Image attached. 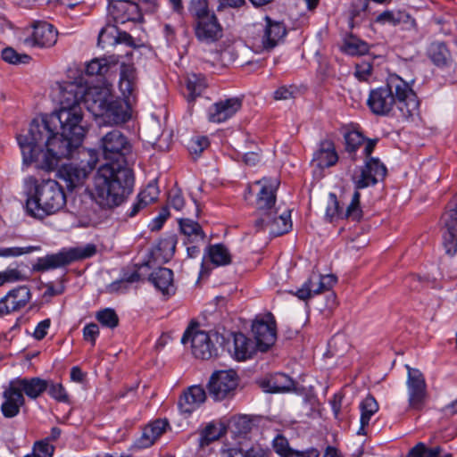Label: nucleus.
<instances>
[{"label":"nucleus","mask_w":457,"mask_h":457,"mask_svg":"<svg viewBox=\"0 0 457 457\" xmlns=\"http://www.w3.org/2000/svg\"><path fill=\"white\" fill-rule=\"evenodd\" d=\"M274 451L280 456L285 457L292 449L287 439L282 435H277L272 442Z\"/></svg>","instance_id":"6e6d98bb"},{"label":"nucleus","mask_w":457,"mask_h":457,"mask_svg":"<svg viewBox=\"0 0 457 457\" xmlns=\"http://www.w3.org/2000/svg\"><path fill=\"white\" fill-rule=\"evenodd\" d=\"M2 58L12 64L26 63L30 59L28 54H20L12 47H6L2 51Z\"/></svg>","instance_id":"de8ad7c7"},{"label":"nucleus","mask_w":457,"mask_h":457,"mask_svg":"<svg viewBox=\"0 0 457 457\" xmlns=\"http://www.w3.org/2000/svg\"><path fill=\"white\" fill-rule=\"evenodd\" d=\"M361 418L360 428L357 431L358 435L365 434V428L370 424L371 417L378 411V404L376 399L371 396H366L360 403Z\"/></svg>","instance_id":"c756f323"},{"label":"nucleus","mask_w":457,"mask_h":457,"mask_svg":"<svg viewBox=\"0 0 457 457\" xmlns=\"http://www.w3.org/2000/svg\"><path fill=\"white\" fill-rule=\"evenodd\" d=\"M108 12L117 23L140 21L142 20L139 5L129 0H116L109 4Z\"/></svg>","instance_id":"f3484780"},{"label":"nucleus","mask_w":457,"mask_h":457,"mask_svg":"<svg viewBox=\"0 0 457 457\" xmlns=\"http://www.w3.org/2000/svg\"><path fill=\"white\" fill-rule=\"evenodd\" d=\"M386 175V166L378 159L370 158L363 167L354 172L353 182L356 189H363L383 180Z\"/></svg>","instance_id":"f8f14e48"},{"label":"nucleus","mask_w":457,"mask_h":457,"mask_svg":"<svg viewBox=\"0 0 457 457\" xmlns=\"http://www.w3.org/2000/svg\"><path fill=\"white\" fill-rule=\"evenodd\" d=\"M440 447L428 448L423 443L417 444L409 452L408 457H439Z\"/></svg>","instance_id":"c03bdc74"},{"label":"nucleus","mask_w":457,"mask_h":457,"mask_svg":"<svg viewBox=\"0 0 457 457\" xmlns=\"http://www.w3.org/2000/svg\"><path fill=\"white\" fill-rule=\"evenodd\" d=\"M325 215L329 221H332L336 218L344 217V212L339 209V203L335 194L329 195Z\"/></svg>","instance_id":"3c124183"},{"label":"nucleus","mask_w":457,"mask_h":457,"mask_svg":"<svg viewBox=\"0 0 457 457\" xmlns=\"http://www.w3.org/2000/svg\"><path fill=\"white\" fill-rule=\"evenodd\" d=\"M346 149L349 152H354L361 145L364 143V137L359 131L353 130L345 136Z\"/></svg>","instance_id":"603ef678"},{"label":"nucleus","mask_w":457,"mask_h":457,"mask_svg":"<svg viewBox=\"0 0 457 457\" xmlns=\"http://www.w3.org/2000/svg\"><path fill=\"white\" fill-rule=\"evenodd\" d=\"M219 457H268L260 446L244 449L239 445H223L219 451Z\"/></svg>","instance_id":"bb28decb"},{"label":"nucleus","mask_w":457,"mask_h":457,"mask_svg":"<svg viewBox=\"0 0 457 457\" xmlns=\"http://www.w3.org/2000/svg\"><path fill=\"white\" fill-rule=\"evenodd\" d=\"M119 87L124 98L123 100L129 104L130 98H135L137 91V74L133 65L121 64Z\"/></svg>","instance_id":"5701e85b"},{"label":"nucleus","mask_w":457,"mask_h":457,"mask_svg":"<svg viewBox=\"0 0 457 457\" xmlns=\"http://www.w3.org/2000/svg\"><path fill=\"white\" fill-rule=\"evenodd\" d=\"M159 193L157 183L152 181L138 194V198L145 204L148 205L158 199Z\"/></svg>","instance_id":"a18cd8bd"},{"label":"nucleus","mask_w":457,"mask_h":457,"mask_svg":"<svg viewBox=\"0 0 457 457\" xmlns=\"http://www.w3.org/2000/svg\"><path fill=\"white\" fill-rule=\"evenodd\" d=\"M99 335V328L96 323H90L84 327L83 337L85 340L90 341L95 345L96 337Z\"/></svg>","instance_id":"e2e57ef3"},{"label":"nucleus","mask_w":457,"mask_h":457,"mask_svg":"<svg viewBox=\"0 0 457 457\" xmlns=\"http://www.w3.org/2000/svg\"><path fill=\"white\" fill-rule=\"evenodd\" d=\"M204 259L219 267L230 264L232 258L229 250L224 245L215 244L207 247Z\"/></svg>","instance_id":"c85d7f7f"},{"label":"nucleus","mask_w":457,"mask_h":457,"mask_svg":"<svg viewBox=\"0 0 457 457\" xmlns=\"http://www.w3.org/2000/svg\"><path fill=\"white\" fill-rule=\"evenodd\" d=\"M181 232L191 241L204 240L205 235L201 226L190 219H181L179 220Z\"/></svg>","instance_id":"72a5a7b5"},{"label":"nucleus","mask_w":457,"mask_h":457,"mask_svg":"<svg viewBox=\"0 0 457 457\" xmlns=\"http://www.w3.org/2000/svg\"><path fill=\"white\" fill-rule=\"evenodd\" d=\"M253 186L259 187L255 202L259 215L255 221L256 228L268 229L273 237L287 233L292 228L291 212L285 210L278 215L277 210L273 209L278 181L276 179L264 178L256 181Z\"/></svg>","instance_id":"20e7f679"},{"label":"nucleus","mask_w":457,"mask_h":457,"mask_svg":"<svg viewBox=\"0 0 457 457\" xmlns=\"http://www.w3.org/2000/svg\"><path fill=\"white\" fill-rule=\"evenodd\" d=\"M49 395L54 400L62 403H69V395L61 383H49L47 387Z\"/></svg>","instance_id":"8fccbe9b"},{"label":"nucleus","mask_w":457,"mask_h":457,"mask_svg":"<svg viewBox=\"0 0 457 457\" xmlns=\"http://www.w3.org/2000/svg\"><path fill=\"white\" fill-rule=\"evenodd\" d=\"M4 401L1 405V411L5 418H13L20 412V408L24 404L25 399L23 394L18 390L12 381L3 394Z\"/></svg>","instance_id":"412c9836"},{"label":"nucleus","mask_w":457,"mask_h":457,"mask_svg":"<svg viewBox=\"0 0 457 457\" xmlns=\"http://www.w3.org/2000/svg\"><path fill=\"white\" fill-rule=\"evenodd\" d=\"M359 190L360 189L355 188V191L352 195L351 203L344 212V217L352 219L353 220H359L362 216V211L360 206L361 195Z\"/></svg>","instance_id":"ea45409f"},{"label":"nucleus","mask_w":457,"mask_h":457,"mask_svg":"<svg viewBox=\"0 0 457 457\" xmlns=\"http://www.w3.org/2000/svg\"><path fill=\"white\" fill-rule=\"evenodd\" d=\"M58 32L46 21H37L25 30L23 45L31 47L46 48L55 45Z\"/></svg>","instance_id":"9b49d317"},{"label":"nucleus","mask_w":457,"mask_h":457,"mask_svg":"<svg viewBox=\"0 0 457 457\" xmlns=\"http://www.w3.org/2000/svg\"><path fill=\"white\" fill-rule=\"evenodd\" d=\"M242 107L240 97L222 99L213 104L208 111L211 122L221 123L232 118Z\"/></svg>","instance_id":"a211bd4d"},{"label":"nucleus","mask_w":457,"mask_h":457,"mask_svg":"<svg viewBox=\"0 0 457 457\" xmlns=\"http://www.w3.org/2000/svg\"><path fill=\"white\" fill-rule=\"evenodd\" d=\"M96 319L103 326L108 327L110 328L117 327L119 323V318L116 312L111 308L99 311L96 313Z\"/></svg>","instance_id":"37998d69"},{"label":"nucleus","mask_w":457,"mask_h":457,"mask_svg":"<svg viewBox=\"0 0 457 457\" xmlns=\"http://www.w3.org/2000/svg\"><path fill=\"white\" fill-rule=\"evenodd\" d=\"M296 88L294 86H281L273 93V97L277 101H286L295 97Z\"/></svg>","instance_id":"13d9d810"},{"label":"nucleus","mask_w":457,"mask_h":457,"mask_svg":"<svg viewBox=\"0 0 457 457\" xmlns=\"http://www.w3.org/2000/svg\"><path fill=\"white\" fill-rule=\"evenodd\" d=\"M170 215V212H169V209L167 207H163L159 215L154 218L152 221V230H158L162 228V226L163 225L164 221L168 219Z\"/></svg>","instance_id":"69168bd1"},{"label":"nucleus","mask_w":457,"mask_h":457,"mask_svg":"<svg viewBox=\"0 0 457 457\" xmlns=\"http://www.w3.org/2000/svg\"><path fill=\"white\" fill-rule=\"evenodd\" d=\"M31 299V293L28 287L20 286L10 290L0 299V315H7L11 312L24 308Z\"/></svg>","instance_id":"dca6fc26"},{"label":"nucleus","mask_w":457,"mask_h":457,"mask_svg":"<svg viewBox=\"0 0 457 457\" xmlns=\"http://www.w3.org/2000/svg\"><path fill=\"white\" fill-rule=\"evenodd\" d=\"M96 247L94 244L83 246L62 248L56 253L47 254L37 259L34 270L46 271L66 266L73 262L89 258L96 254Z\"/></svg>","instance_id":"423d86ee"},{"label":"nucleus","mask_w":457,"mask_h":457,"mask_svg":"<svg viewBox=\"0 0 457 457\" xmlns=\"http://www.w3.org/2000/svg\"><path fill=\"white\" fill-rule=\"evenodd\" d=\"M205 79L200 75L191 74L187 79V88L188 90V97L194 100L200 96L206 87Z\"/></svg>","instance_id":"e433bc0d"},{"label":"nucleus","mask_w":457,"mask_h":457,"mask_svg":"<svg viewBox=\"0 0 457 457\" xmlns=\"http://www.w3.org/2000/svg\"><path fill=\"white\" fill-rule=\"evenodd\" d=\"M238 386V377L235 370H218L212 374L207 388L214 401H222L234 395Z\"/></svg>","instance_id":"1a4fd4ad"},{"label":"nucleus","mask_w":457,"mask_h":457,"mask_svg":"<svg viewBox=\"0 0 457 457\" xmlns=\"http://www.w3.org/2000/svg\"><path fill=\"white\" fill-rule=\"evenodd\" d=\"M218 340L217 333L205 332L196 328H188L181 338L183 344L190 342L192 353L195 357L202 360H209L218 354L215 344Z\"/></svg>","instance_id":"0eeeda50"},{"label":"nucleus","mask_w":457,"mask_h":457,"mask_svg":"<svg viewBox=\"0 0 457 457\" xmlns=\"http://www.w3.org/2000/svg\"><path fill=\"white\" fill-rule=\"evenodd\" d=\"M408 370L407 389L409 407L413 410H420L426 397V382L422 373L417 370L406 366Z\"/></svg>","instance_id":"ddd939ff"},{"label":"nucleus","mask_w":457,"mask_h":457,"mask_svg":"<svg viewBox=\"0 0 457 457\" xmlns=\"http://www.w3.org/2000/svg\"><path fill=\"white\" fill-rule=\"evenodd\" d=\"M140 278V275L137 270H134L130 274H123L121 278L118 281L113 282L111 285V288L112 290H119L121 286L129 283H134L138 281Z\"/></svg>","instance_id":"bf43d9fd"},{"label":"nucleus","mask_w":457,"mask_h":457,"mask_svg":"<svg viewBox=\"0 0 457 457\" xmlns=\"http://www.w3.org/2000/svg\"><path fill=\"white\" fill-rule=\"evenodd\" d=\"M319 451L314 448H310L305 451L291 449L285 457H319Z\"/></svg>","instance_id":"338daca9"},{"label":"nucleus","mask_w":457,"mask_h":457,"mask_svg":"<svg viewBox=\"0 0 457 457\" xmlns=\"http://www.w3.org/2000/svg\"><path fill=\"white\" fill-rule=\"evenodd\" d=\"M336 283L337 278L333 274H312L295 295L301 300H307L323 291L329 290Z\"/></svg>","instance_id":"2eb2a0df"},{"label":"nucleus","mask_w":457,"mask_h":457,"mask_svg":"<svg viewBox=\"0 0 457 457\" xmlns=\"http://www.w3.org/2000/svg\"><path fill=\"white\" fill-rule=\"evenodd\" d=\"M372 71V66L370 62H362L355 66V76L360 80H367Z\"/></svg>","instance_id":"680f3d73"},{"label":"nucleus","mask_w":457,"mask_h":457,"mask_svg":"<svg viewBox=\"0 0 457 457\" xmlns=\"http://www.w3.org/2000/svg\"><path fill=\"white\" fill-rule=\"evenodd\" d=\"M413 83L414 80L408 82L396 74L389 75L385 85L370 91L368 107L378 116L412 120L420 114V100Z\"/></svg>","instance_id":"7ed1b4c3"},{"label":"nucleus","mask_w":457,"mask_h":457,"mask_svg":"<svg viewBox=\"0 0 457 457\" xmlns=\"http://www.w3.org/2000/svg\"><path fill=\"white\" fill-rule=\"evenodd\" d=\"M428 55L438 67L448 66L452 62L451 53L443 42L431 43L428 49Z\"/></svg>","instance_id":"7c9ffc66"},{"label":"nucleus","mask_w":457,"mask_h":457,"mask_svg":"<svg viewBox=\"0 0 457 457\" xmlns=\"http://www.w3.org/2000/svg\"><path fill=\"white\" fill-rule=\"evenodd\" d=\"M206 400V393L201 386H192L183 393L179 401V407L184 413L190 414L199 408Z\"/></svg>","instance_id":"4be33fe9"},{"label":"nucleus","mask_w":457,"mask_h":457,"mask_svg":"<svg viewBox=\"0 0 457 457\" xmlns=\"http://www.w3.org/2000/svg\"><path fill=\"white\" fill-rule=\"evenodd\" d=\"M81 154L88 156L87 164H85V160H81L80 165L64 164L58 170V178L66 183V187L70 190L82 185L98 162V155L95 149L84 150Z\"/></svg>","instance_id":"6e6552de"},{"label":"nucleus","mask_w":457,"mask_h":457,"mask_svg":"<svg viewBox=\"0 0 457 457\" xmlns=\"http://www.w3.org/2000/svg\"><path fill=\"white\" fill-rule=\"evenodd\" d=\"M252 331L253 333L256 345L261 351H266L274 345L277 337L275 322L270 318L269 321L257 320L253 323Z\"/></svg>","instance_id":"aec40b11"},{"label":"nucleus","mask_w":457,"mask_h":457,"mask_svg":"<svg viewBox=\"0 0 457 457\" xmlns=\"http://www.w3.org/2000/svg\"><path fill=\"white\" fill-rule=\"evenodd\" d=\"M337 159L334 144L328 140L320 143V148L314 154L313 158L320 168L330 167L337 162Z\"/></svg>","instance_id":"cd10ccee"},{"label":"nucleus","mask_w":457,"mask_h":457,"mask_svg":"<svg viewBox=\"0 0 457 457\" xmlns=\"http://www.w3.org/2000/svg\"><path fill=\"white\" fill-rule=\"evenodd\" d=\"M130 118L129 104L123 99L112 96V100L104 107L99 118V123L117 125L126 122Z\"/></svg>","instance_id":"4468645a"},{"label":"nucleus","mask_w":457,"mask_h":457,"mask_svg":"<svg viewBox=\"0 0 457 457\" xmlns=\"http://www.w3.org/2000/svg\"><path fill=\"white\" fill-rule=\"evenodd\" d=\"M443 226L457 225V194L447 204L445 212L441 217Z\"/></svg>","instance_id":"a19ab883"},{"label":"nucleus","mask_w":457,"mask_h":457,"mask_svg":"<svg viewBox=\"0 0 457 457\" xmlns=\"http://www.w3.org/2000/svg\"><path fill=\"white\" fill-rule=\"evenodd\" d=\"M15 386L22 394L24 393L31 399L37 398L42 393L47 390L49 382L46 379L35 377L31 378H17L12 380Z\"/></svg>","instance_id":"393cba45"},{"label":"nucleus","mask_w":457,"mask_h":457,"mask_svg":"<svg viewBox=\"0 0 457 457\" xmlns=\"http://www.w3.org/2000/svg\"><path fill=\"white\" fill-rule=\"evenodd\" d=\"M443 245L446 253L454 255L457 253V225L444 226Z\"/></svg>","instance_id":"c9c22d12"},{"label":"nucleus","mask_w":457,"mask_h":457,"mask_svg":"<svg viewBox=\"0 0 457 457\" xmlns=\"http://www.w3.org/2000/svg\"><path fill=\"white\" fill-rule=\"evenodd\" d=\"M226 426L221 422H210L201 431L199 445L204 447L213 441L218 440L226 433Z\"/></svg>","instance_id":"473e14b6"},{"label":"nucleus","mask_w":457,"mask_h":457,"mask_svg":"<svg viewBox=\"0 0 457 457\" xmlns=\"http://www.w3.org/2000/svg\"><path fill=\"white\" fill-rule=\"evenodd\" d=\"M169 423L165 420H157L146 426L141 437L137 440V445L140 448H147L166 431Z\"/></svg>","instance_id":"a878e982"},{"label":"nucleus","mask_w":457,"mask_h":457,"mask_svg":"<svg viewBox=\"0 0 457 457\" xmlns=\"http://www.w3.org/2000/svg\"><path fill=\"white\" fill-rule=\"evenodd\" d=\"M34 182L26 200L27 213L36 219L43 220L55 214L66 204V195L62 187L53 179Z\"/></svg>","instance_id":"39448f33"},{"label":"nucleus","mask_w":457,"mask_h":457,"mask_svg":"<svg viewBox=\"0 0 457 457\" xmlns=\"http://www.w3.org/2000/svg\"><path fill=\"white\" fill-rule=\"evenodd\" d=\"M209 145V140L206 137H193L188 145L191 154L198 155Z\"/></svg>","instance_id":"4d7b16f0"},{"label":"nucleus","mask_w":457,"mask_h":457,"mask_svg":"<svg viewBox=\"0 0 457 457\" xmlns=\"http://www.w3.org/2000/svg\"><path fill=\"white\" fill-rule=\"evenodd\" d=\"M195 34L200 42L212 44L222 37V27L217 16L212 14L210 18L195 22Z\"/></svg>","instance_id":"6ab92c4d"},{"label":"nucleus","mask_w":457,"mask_h":457,"mask_svg":"<svg viewBox=\"0 0 457 457\" xmlns=\"http://www.w3.org/2000/svg\"><path fill=\"white\" fill-rule=\"evenodd\" d=\"M149 280L163 295L170 296L175 294L176 287L173 283V272L171 270L158 268L151 273Z\"/></svg>","instance_id":"b1692460"},{"label":"nucleus","mask_w":457,"mask_h":457,"mask_svg":"<svg viewBox=\"0 0 457 457\" xmlns=\"http://www.w3.org/2000/svg\"><path fill=\"white\" fill-rule=\"evenodd\" d=\"M99 148L104 158L113 162L98 168L92 195L102 208H113L121 204L133 190V173L120 162L130 152V144L120 130L113 129L101 137Z\"/></svg>","instance_id":"f03ea898"},{"label":"nucleus","mask_w":457,"mask_h":457,"mask_svg":"<svg viewBox=\"0 0 457 457\" xmlns=\"http://www.w3.org/2000/svg\"><path fill=\"white\" fill-rule=\"evenodd\" d=\"M54 452L53 445L47 443V440H40L35 443L32 453L36 457H52Z\"/></svg>","instance_id":"864d4df0"},{"label":"nucleus","mask_w":457,"mask_h":457,"mask_svg":"<svg viewBox=\"0 0 457 457\" xmlns=\"http://www.w3.org/2000/svg\"><path fill=\"white\" fill-rule=\"evenodd\" d=\"M253 421L246 415H239L230 420L229 428L236 436H244L249 433L253 428Z\"/></svg>","instance_id":"f704fd0d"},{"label":"nucleus","mask_w":457,"mask_h":457,"mask_svg":"<svg viewBox=\"0 0 457 457\" xmlns=\"http://www.w3.org/2000/svg\"><path fill=\"white\" fill-rule=\"evenodd\" d=\"M188 9L196 21L210 18L212 14H214L211 12L207 0H192Z\"/></svg>","instance_id":"58836bf2"},{"label":"nucleus","mask_w":457,"mask_h":457,"mask_svg":"<svg viewBox=\"0 0 457 457\" xmlns=\"http://www.w3.org/2000/svg\"><path fill=\"white\" fill-rule=\"evenodd\" d=\"M109 71V62L106 58L94 59L86 67V73L91 76L104 75Z\"/></svg>","instance_id":"79ce46f5"},{"label":"nucleus","mask_w":457,"mask_h":457,"mask_svg":"<svg viewBox=\"0 0 457 457\" xmlns=\"http://www.w3.org/2000/svg\"><path fill=\"white\" fill-rule=\"evenodd\" d=\"M22 280V274L18 269L8 268L0 271V287L7 283Z\"/></svg>","instance_id":"5fc2aeb1"},{"label":"nucleus","mask_w":457,"mask_h":457,"mask_svg":"<svg viewBox=\"0 0 457 457\" xmlns=\"http://www.w3.org/2000/svg\"><path fill=\"white\" fill-rule=\"evenodd\" d=\"M113 95L112 86L107 84L88 87L76 83L66 85L56 116L33 120L28 133L17 137L23 162L49 171L61 159L70 158L86 135L80 102L99 119Z\"/></svg>","instance_id":"f257e3e1"},{"label":"nucleus","mask_w":457,"mask_h":457,"mask_svg":"<svg viewBox=\"0 0 457 457\" xmlns=\"http://www.w3.org/2000/svg\"><path fill=\"white\" fill-rule=\"evenodd\" d=\"M269 384H271L269 392L279 393L290 390L294 386L293 380L287 375L278 373L269 380Z\"/></svg>","instance_id":"4c0bfd02"},{"label":"nucleus","mask_w":457,"mask_h":457,"mask_svg":"<svg viewBox=\"0 0 457 457\" xmlns=\"http://www.w3.org/2000/svg\"><path fill=\"white\" fill-rule=\"evenodd\" d=\"M345 50L351 55H361L369 51L367 43L356 38H352L345 43Z\"/></svg>","instance_id":"49530a36"},{"label":"nucleus","mask_w":457,"mask_h":457,"mask_svg":"<svg viewBox=\"0 0 457 457\" xmlns=\"http://www.w3.org/2000/svg\"><path fill=\"white\" fill-rule=\"evenodd\" d=\"M116 32L117 36L113 37V43H124L129 46L132 45L133 38L129 34H128L127 32Z\"/></svg>","instance_id":"774afa93"},{"label":"nucleus","mask_w":457,"mask_h":457,"mask_svg":"<svg viewBox=\"0 0 457 457\" xmlns=\"http://www.w3.org/2000/svg\"><path fill=\"white\" fill-rule=\"evenodd\" d=\"M49 327H50V320L46 319V320L40 321L37 325V327L34 330V333H33L34 337L37 340L43 339L46 336Z\"/></svg>","instance_id":"0e129e2a"},{"label":"nucleus","mask_w":457,"mask_h":457,"mask_svg":"<svg viewBox=\"0 0 457 457\" xmlns=\"http://www.w3.org/2000/svg\"><path fill=\"white\" fill-rule=\"evenodd\" d=\"M39 250V246L0 248V257H18Z\"/></svg>","instance_id":"09e8293b"},{"label":"nucleus","mask_w":457,"mask_h":457,"mask_svg":"<svg viewBox=\"0 0 457 457\" xmlns=\"http://www.w3.org/2000/svg\"><path fill=\"white\" fill-rule=\"evenodd\" d=\"M168 200L169 204L177 211H180L185 204L184 197L179 189H171Z\"/></svg>","instance_id":"052dcab7"},{"label":"nucleus","mask_w":457,"mask_h":457,"mask_svg":"<svg viewBox=\"0 0 457 457\" xmlns=\"http://www.w3.org/2000/svg\"><path fill=\"white\" fill-rule=\"evenodd\" d=\"M253 352V343L242 333L233 334V356L237 361H245Z\"/></svg>","instance_id":"2f4dec72"},{"label":"nucleus","mask_w":457,"mask_h":457,"mask_svg":"<svg viewBox=\"0 0 457 457\" xmlns=\"http://www.w3.org/2000/svg\"><path fill=\"white\" fill-rule=\"evenodd\" d=\"M264 21L265 25L262 34L254 37L252 42V46L257 53L273 49L283 40L287 34L283 23L273 21L268 16H265Z\"/></svg>","instance_id":"9d476101"}]
</instances>
